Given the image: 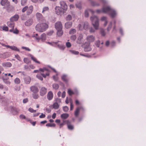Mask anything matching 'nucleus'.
Returning <instances> with one entry per match:
<instances>
[{
	"mask_svg": "<svg viewBox=\"0 0 146 146\" xmlns=\"http://www.w3.org/2000/svg\"><path fill=\"white\" fill-rule=\"evenodd\" d=\"M8 79V78L5 79V78H3L2 79L4 82L5 84H10L11 82L9 80H7Z\"/></svg>",
	"mask_w": 146,
	"mask_h": 146,
	"instance_id": "nucleus-32",
	"label": "nucleus"
},
{
	"mask_svg": "<svg viewBox=\"0 0 146 146\" xmlns=\"http://www.w3.org/2000/svg\"><path fill=\"white\" fill-rule=\"evenodd\" d=\"M68 93L70 96H72L74 94V92L70 89L68 90Z\"/></svg>",
	"mask_w": 146,
	"mask_h": 146,
	"instance_id": "nucleus-41",
	"label": "nucleus"
},
{
	"mask_svg": "<svg viewBox=\"0 0 146 146\" xmlns=\"http://www.w3.org/2000/svg\"><path fill=\"white\" fill-rule=\"evenodd\" d=\"M52 87L55 90H57L59 86L57 84H54L52 85Z\"/></svg>",
	"mask_w": 146,
	"mask_h": 146,
	"instance_id": "nucleus-40",
	"label": "nucleus"
},
{
	"mask_svg": "<svg viewBox=\"0 0 146 146\" xmlns=\"http://www.w3.org/2000/svg\"><path fill=\"white\" fill-rule=\"evenodd\" d=\"M80 110H82L83 111H84V108L82 106L77 107L74 112V115L76 117H78Z\"/></svg>",
	"mask_w": 146,
	"mask_h": 146,
	"instance_id": "nucleus-11",
	"label": "nucleus"
},
{
	"mask_svg": "<svg viewBox=\"0 0 146 146\" xmlns=\"http://www.w3.org/2000/svg\"><path fill=\"white\" fill-rule=\"evenodd\" d=\"M46 38V34L45 33H43L42 34L40 37V39L42 41H44Z\"/></svg>",
	"mask_w": 146,
	"mask_h": 146,
	"instance_id": "nucleus-29",
	"label": "nucleus"
},
{
	"mask_svg": "<svg viewBox=\"0 0 146 146\" xmlns=\"http://www.w3.org/2000/svg\"><path fill=\"white\" fill-rule=\"evenodd\" d=\"M85 16L86 17H87L89 16V14L87 10H86L85 12Z\"/></svg>",
	"mask_w": 146,
	"mask_h": 146,
	"instance_id": "nucleus-63",
	"label": "nucleus"
},
{
	"mask_svg": "<svg viewBox=\"0 0 146 146\" xmlns=\"http://www.w3.org/2000/svg\"><path fill=\"white\" fill-rule=\"evenodd\" d=\"M66 46L68 48H70L71 46V44L69 42H67L66 43Z\"/></svg>",
	"mask_w": 146,
	"mask_h": 146,
	"instance_id": "nucleus-54",
	"label": "nucleus"
},
{
	"mask_svg": "<svg viewBox=\"0 0 146 146\" xmlns=\"http://www.w3.org/2000/svg\"><path fill=\"white\" fill-rule=\"evenodd\" d=\"M30 90L33 93H36L38 91L37 87L35 86H31L30 87Z\"/></svg>",
	"mask_w": 146,
	"mask_h": 146,
	"instance_id": "nucleus-15",
	"label": "nucleus"
},
{
	"mask_svg": "<svg viewBox=\"0 0 146 146\" xmlns=\"http://www.w3.org/2000/svg\"><path fill=\"white\" fill-rule=\"evenodd\" d=\"M3 30L5 31H8L9 30V28L7 26H4L3 27Z\"/></svg>",
	"mask_w": 146,
	"mask_h": 146,
	"instance_id": "nucleus-57",
	"label": "nucleus"
},
{
	"mask_svg": "<svg viewBox=\"0 0 146 146\" xmlns=\"http://www.w3.org/2000/svg\"><path fill=\"white\" fill-rule=\"evenodd\" d=\"M48 27V24L43 23L37 24L35 28L37 31L39 32H43L45 31Z\"/></svg>",
	"mask_w": 146,
	"mask_h": 146,
	"instance_id": "nucleus-3",
	"label": "nucleus"
},
{
	"mask_svg": "<svg viewBox=\"0 0 146 146\" xmlns=\"http://www.w3.org/2000/svg\"><path fill=\"white\" fill-rule=\"evenodd\" d=\"M100 44V42L99 40H97L96 42L95 45L97 47H99Z\"/></svg>",
	"mask_w": 146,
	"mask_h": 146,
	"instance_id": "nucleus-52",
	"label": "nucleus"
},
{
	"mask_svg": "<svg viewBox=\"0 0 146 146\" xmlns=\"http://www.w3.org/2000/svg\"><path fill=\"white\" fill-rule=\"evenodd\" d=\"M29 111L31 113H35L36 112V110H33L32 108H30L29 109Z\"/></svg>",
	"mask_w": 146,
	"mask_h": 146,
	"instance_id": "nucleus-51",
	"label": "nucleus"
},
{
	"mask_svg": "<svg viewBox=\"0 0 146 146\" xmlns=\"http://www.w3.org/2000/svg\"><path fill=\"white\" fill-rule=\"evenodd\" d=\"M12 32L15 34H17L19 33V31L16 28L14 30H13V31Z\"/></svg>",
	"mask_w": 146,
	"mask_h": 146,
	"instance_id": "nucleus-61",
	"label": "nucleus"
},
{
	"mask_svg": "<svg viewBox=\"0 0 146 146\" xmlns=\"http://www.w3.org/2000/svg\"><path fill=\"white\" fill-rule=\"evenodd\" d=\"M47 92V89L44 87H42L40 90V95L41 96H43L46 94Z\"/></svg>",
	"mask_w": 146,
	"mask_h": 146,
	"instance_id": "nucleus-12",
	"label": "nucleus"
},
{
	"mask_svg": "<svg viewBox=\"0 0 146 146\" xmlns=\"http://www.w3.org/2000/svg\"><path fill=\"white\" fill-rule=\"evenodd\" d=\"M22 49H25L26 50H27L28 51H31V50L30 49H29V48H28V47L23 46V47H22Z\"/></svg>",
	"mask_w": 146,
	"mask_h": 146,
	"instance_id": "nucleus-62",
	"label": "nucleus"
},
{
	"mask_svg": "<svg viewBox=\"0 0 146 146\" xmlns=\"http://www.w3.org/2000/svg\"><path fill=\"white\" fill-rule=\"evenodd\" d=\"M31 81V79L30 77H27L25 78L24 82L27 84H29Z\"/></svg>",
	"mask_w": 146,
	"mask_h": 146,
	"instance_id": "nucleus-28",
	"label": "nucleus"
},
{
	"mask_svg": "<svg viewBox=\"0 0 146 146\" xmlns=\"http://www.w3.org/2000/svg\"><path fill=\"white\" fill-rule=\"evenodd\" d=\"M10 48L12 50H15L17 51H19V49L17 47L14 46H11Z\"/></svg>",
	"mask_w": 146,
	"mask_h": 146,
	"instance_id": "nucleus-45",
	"label": "nucleus"
},
{
	"mask_svg": "<svg viewBox=\"0 0 146 146\" xmlns=\"http://www.w3.org/2000/svg\"><path fill=\"white\" fill-rule=\"evenodd\" d=\"M55 27L56 30L62 29V25L61 22L60 21L56 22L55 23Z\"/></svg>",
	"mask_w": 146,
	"mask_h": 146,
	"instance_id": "nucleus-10",
	"label": "nucleus"
},
{
	"mask_svg": "<svg viewBox=\"0 0 146 146\" xmlns=\"http://www.w3.org/2000/svg\"><path fill=\"white\" fill-rule=\"evenodd\" d=\"M101 20L102 21H107V18L105 17H103L101 18Z\"/></svg>",
	"mask_w": 146,
	"mask_h": 146,
	"instance_id": "nucleus-58",
	"label": "nucleus"
},
{
	"mask_svg": "<svg viewBox=\"0 0 146 146\" xmlns=\"http://www.w3.org/2000/svg\"><path fill=\"white\" fill-rule=\"evenodd\" d=\"M90 19L92 21V24L96 30L98 29L99 27V20L98 17L96 16L91 17Z\"/></svg>",
	"mask_w": 146,
	"mask_h": 146,
	"instance_id": "nucleus-4",
	"label": "nucleus"
},
{
	"mask_svg": "<svg viewBox=\"0 0 146 146\" xmlns=\"http://www.w3.org/2000/svg\"><path fill=\"white\" fill-rule=\"evenodd\" d=\"M7 24L9 27L11 28V29L9 30V31L11 32H13L14 28L15 23L14 22L10 20L9 21L7 22Z\"/></svg>",
	"mask_w": 146,
	"mask_h": 146,
	"instance_id": "nucleus-8",
	"label": "nucleus"
},
{
	"mask_svg": "<svg viewBox=\"0 0 146 146\" xmlns=\"http://www.w3.org/2000/svg\"><path fill=\"white\" fill-rule=\"evenodd\" d=\"M39 71L45 73H41L40 74H38L36 75V77L40 80L42 81L43 80V78L42 76L44 78H46L47 76H48L50 75V71L46 68H40Z\"/></svg>",
	"mask_w": 146,
	"mask_h": 146,
	"instance_id": "nucleus-2",
	"label": "nucleus"
},
{
	"mask_svg": "<svg viewBox=\"0 0 146 146\" xmlns=\"http://www.w3.org/2000/svg\"><path fill=\"white\" fill-rule=\"evenodd\" d=\"M33 6H30L28 9V8L27 11V15H29L33 12Z\"/></svg>",
	"mask_w": 146,
	"mask_h": 146,
	"instance_id": "nucleus-19",
	"label": "nucleus"
},
{
	"mask_svg": "<svg viewBox=\"0 0 146 146\" xmlns=\"http://www.w3.org/2000/svg\"><path fill=\"white\" fill-rule=\"evenodd\" d=\"M11 109V111L13 115H16L18 113V110L16 108L12 107Z\"/></svg>",
	"mask_w": 146,
	"mask_h": 146,
	"instance_id": "nucleus-24",
	"label": "nucleus"
},
{
	"mask_svg": "<svg viewBox=\"0 0 146 146\" xmlns=\"http://www.w3.org/2000/svg\"><path fill=\"white\" fill-rule=\"evenodd\" d=\"M83 42V36L81 34H80L78 37L77 43L79 44H82Z\"/></svg>",
	"mask_w": 146,
	"mask_h": 146,
	"instance_id": "nucleus-16",
	"label": "nucleus"
},
{
	"mask_svg": "<svg viewBox=\"0 0 146 146\" xmlns=\"http://www.w3.org/2000/svg\"><path fill=\"white\" fill-rule=\"evenodd\" d=\"M57 35L59 36H62L63 33V31L62 29H60L59 30H57Z\"/></svg>",
	"mask_w": 146,
	"mask_h": 146,
	"instance_id": "nucleus-30",
	"label": "nucleus"
},
{
	"mask_svg": "<svg viewBox=\"0 0 146 146\" xmlns=\"http://www.w3.org/2000/svg\"><path fill=\"white\" fill-rule=\"evenodd\" d=\"M27 0H21V4L22 6H24L25 5V3L27 2Z\"/></svg>",
	"mask_w": 146,
	"mask_h": 146,
	"instance_id": "nucleus-49",
	"label": "nucleus"
},
{
	"mask_svg": "<svg viewBox=\"0 0 146 146\" xmlns=\"http://www.w3.org/2000/svg\"><path fill=\"white\" fill-rule=\"evenodd\" d=\"M60 4L61 5V7L64 10H67V6L65 2L63 1H60Z\"/></svg>",
	"mask_w": 146,
	"mask_h": 146,
	"instance_id": "nucleus-13",
	"label": "nucleus"
},
{
	"mask_svg": "<svg viewBox=\"0 0 146 146\" xmlns=\"http://www.w3.org/2000/svg\"><path fill=\"white\" fill-rule=\"evenodd\" d=\"M91 49L89 46L85 47L84 50L85 52H88L90 51Z\"/></svg>",
	"mask_w": 146,
	"mask_h": 146,
	"instance_id": "nucleus-35",
	"label": "nucleus"
},
{
	"mask_svg": "<svg viewBox=\"0 0 146 146\" xmlns=\"http://www.w3.org/2000/svg\"><path fill=\"white\" fill-rule=\"evenodd\" d=\"M76 32V30L75 29H72L69 31V33L70 35L73 34Z\"/></svg>",
	"mask_w": 146,
	"mask_h": 146,
	"instance_id": "nucleus-33",
	"label": "nucleus"
},
{
	"mask_svg": "<svg viewBox=\"0 0 146 146\" xmlns=\"http://www.w3.org/2000/svg\"><path fill=\"white\" fill-rule=\"evenodd\" d=\"M53 93L51 91H49L47 95V98L49 100H51L53 98Z\"/></svg>",
	"mask_w": 146,
	"mask_h": 146,
	"instance_id": "nucleus-21",
	"label": "nucleus"
},
{
	"mask_svg": "<svg viewBox=\"0 0 146 146\" xmlns=\"http://www.w3.org/2000/svg\"><path fill=\"white\" fill-rule=\"evenodd\" d=\"M76 37L75 35H73L71 36L70 37V39L71 40L74 41L76 39Z\"/></svg>",
	"mask_w": 146,
	"mask_h": 146,
	"instance_id": "nucleus-48",
	"label": "nucleus"
},
{
	"mask_svg": "<svg viewBox=\"0 0 146 146\" xmlns=\"http://www.w3.org/2000/svg\"><path fill=\"white\" fill-rule=\"evenodd\" d=\"M2 66L5 67H10L12 66L11 63L9 62H4L2 63Z\"/></svg>",
	"mask_w": 146,
	"mask_h": 146,
	"instance_id": "nucleus-25",
	"label": "nucleus"
},
{
	"mask_svg": "<svg viewBox=\"0 0 146 146\" xmlns=\"http://www.w3.org/2000/svg\"><path fill=\"white\" fill-rule=\"evenodd\" d=\"M69 116V115L68 113H63L61 115V117L63 119H66Z\"/></svg>",
	"mask_w": 146,
	"mask_h": 146,
	"instance_id": "nucleus-26",
	"label": "nucleus"
},
{
	"mask_svg": "<svg viewBox=\"0 0 146 146\" xmlns=\"http://www.w3.org/2000/svg\"><path fill=\"white\" fill-rule=\"evenodd\" d=\"M67 124L68 128L70 130H72L74 129V126L72 125H70L71 122L68 120L64 121Z\"/></svg>",
	"mask_w": 146,
	"mask_h": 146,
	"instance_id": "nucleus-14",
	"label": "nucleus"
},
{
	"mask_svg": "<svg viewBox=\"0 0 146 146\" xmlns=\"http://www.w3.org/2000/svg\"><path fill=\"white\" fill-rule=\"evenodd\" d=\"M111 27H112V23L111 22L110 23V25H109V26L108 27L107 29V31H109L110 30V29H111Z\"/></svg>",
	"mask_w": 146,
	"mask_h": 146,
	"instance_id": "nucleus-53",
	"label": "nucleus"
},
{
	"mask_svg": "<svg viewBox=\"0 0 146 146\" xmlns=\"http://www.w3.org/2000/svg\"><path fill=\"white\" fill-rule=\"evenodd\" d=\"M66 11L59 6H56L55 8V11L58 15H61V14L66 12Z\"/></svg>",
	"mask_w": 146,
	"mask_h": 146,
	"instance_id": "nucleus-5",
	"label": "nucleus"
},
{
	"mask_svg": "<svg viewBox=\"0 0 146 146\" xmlns=\"http://www.w3.org/2000/svg\"><path fill=\"white\" fill-rule=\"evenodd\" d=\"M46 126L48 127H55L56 126V124L54 123H48L46 124Z\"/></svg>",
	"mask_w": 146,
	"mask_h": 146,
	"instance_id": "nucleus-39",
	"label": "nucleus"
},
{
	"mask_svg": "<svg viewBox=\"0 0 146 146\" xmlns=\"http://www.w3.org/2000/svg\"><path fill=\"white\" fill-rule=\"evenodd\" d=\"M101 35L102 36H105L106 34L105 32L104 31V29H101Z\"/></svg>",
	"mask_w": 146,
	"mask_h": 146,
	"instance_id": "nucleus-56",
	"label": "nucleus"
},
{
	"mask_svg": "<svg viewBox=\"0 0 146 146\" xmlns=\"http://www.w3.org/2000/svg\"><path fill=\"white\" fill-rule=\"evenodd\" d=\"M59 42V41H58L56 42H47V43L50 45H52V46H54L55 45L57 44L58 42Z\"/></svg>",
	"mask_w": 146,
	"mask_h": 146,
	"instance_id": "nucleus-38",
	"label": "nucleus"
},
{
	"mask_svg": "<svg viewBox=\"0 0 146 146\" xmlns=\"http://www.w3.org/2000/svg\"><path fill=\"white\" fill-rule=\"evenodd\" d=\"M63 109L64 111L67 112L68 111L69 108L68 107L65 106L63 107Z\"/></svg>",
	"mask_w": 146,
	"mask_h": 146,
	"instance_id": "nucleus-50",
	"label": "nucleus"
},
{
	"mask_svg": "<svg viewBox=\"0 0 146 146\" xmlns=\"http://www.w3.org/2000/svg\"><path fill=\"white\" fill-rule=\"evenodd\" d=\"M32 96L33 98L35 99H38L39 97L38 94L36 93H33L32 94Z\"/></svg>",
	"mask_w": 146,
	"mask_h": 146,
	"instance_id": "nucleus-34",
	"label": "nucleus"
},
{
	"mask_svg": "<svg viewBox=\"0 0 146 146\" xmlns=\"http://www.w3.org/2000/svg\"><path fill=\"white\" fill-rule=\"evenodd\" d=\"M89 27L88 23L86 22L84 23L83 26H82L80 24H79L78 26V28L79 30H82L83 29L87 30Z\"/></svg>",
	"mask_w": 146,
	"mask_h": 146,
	"instance_id": "nucleus-6",
	"label": "nucleus"
},
{
	"mask_svg": "<svg viewBox=\"0 0 146 146\" xmlns=\"http://www.w3.org/2000/svg\"><path fill=\"white\" fill-rule=\"evenodd\" d=\"M33 20L31 19L27 20L25 23V25L26 26H30L33 23Z\"/></svg>",
	"mask_w": 146,
	"mask_h": 146,
	"instance_id": "nucleus-22",
	"label": "nucleus"
},
{
	"mask_svg": "<svg viewBox=\"0 0 146 146\" xmlns=\"http://www.w3.org/2000/svg\"><path fill=\"white\" fill-rule=\"evenodd\" d=\"M0 4L2 6L7 7L10 5V3L8 0H1Z\"/></svg>",
	"mask_w": 146,
	"mask_h": 146,
	"instance_id": "nucleus-9",
	"label": "nucleus"
},
{
	"mask_svg": "<svg viewBox=\"0 0 146 146\" xmlns=\"http://www.w3.org/2000/svg\"><path fill=\"white\" fill-rule=\"evenodd\" d=\"M70 51L72 53L75 54H78L79 53L78 52L75 50H70Z\"/></svg>",
	"mask_w": 146,
	"mask_h": 146,
	"instance_id": "nucleus-47",
	"label": "nucleus"
},
{
	"mask_svg": "<svg viewBox=\"0 0 146 146\" xmlns=\"http://www.w3.org/2000/svg\"><path fill=\"white\" fill-rule=\"evenodd\" d=\"M28 8V7L27 6H26L25 7H24L22 10V12L23 13L25 12Z\"/></svg>",
	"mask_w": 146,
	"mask_h": 146,
	"instance_id": "nucleus-55",
	"label": "nucleus"
},
{
	"mask_svg": "<svg viewBox=\"0 0 146 146\" xmlns=\"http://www.w3.org/2000/svg\"><path fill=\"white\" fill-rule=\"evenodd\" d=\"M74 108L72 102H70V110H73Z\"/></svg>",
	"mask_w": 146,
	"mask_h": 146,
	"instance_id": "nucleus-60",
	"label": "nucleus"
},
{
	"mask_svg": "<svg viewBox=\"0 0 146 146\" xmlns=\"http://www.w3.org/2000/svg\"><path fill=\"white\" fill-rule=\"evenodd\" d=\"M91 4L93 6H98L99 5L98 3L95 1H92Z\"/></svg>",
	"mask_w": 146,
	"mask_h": 146,
	"instance_id": "nucleus-42",
	"label": "nucleus"
},
{
	"mask_svg": "<svg viewBox=\"0 0 146 146\" xmlns=\"http://www.w3.org/2000/svg\"><path fill=\"white\" fill-rule=\"evenodd\" d=\"M15 57L16 58H17L19 61H21V59L18 55V54L15 55Z\"/></svg>",
	"mask_w": 146,
	"mask_h": 146,
	"instance_id": "nucleus-59",
	"label": "nucleus"
},
{
	"mask_svg": "<svg viewBox=\"0 0 146 146\" xmlns=\"http://www.w3.org/2000/svg\"><path fill=\"white\" fill-rule=\"evenodd\" d=\"M53 108L55 109H58L59 107V105L57 102H55L52 105Z\"/></svg>",
	"mask_w": 146,
	"mask_h": 146,
	"instance_id": "nucleus-31",
	"label": "nucleus"
},
{
	"mask_svg": "<svg viewBox=\"0 0 146 146\" xmlns=\"http://www.w3.org/2000/svg\"><path fill=\"white\" fill-rule=\"evenodd\" d=\"M31 59L35 62L38 64H40V62L37 61L36 58L33 56H31Z\"/></svg>",
	"mask_w": 146,
	"mask_h": 146,
	"instance_id": "nucleus-36",
	"label": "nucleus"
},
{
	"mask_svg": "<svg viewBox=\"0 0 146 146\" xmlns=\"http://www.w3.org/2000/svg\"><path fill=\"white\" fill-rule=\"evenodd\" d=\"M72 22H68L65 23V27L67 29L70 28L72 27Z\"/></svg>",
	"mask_w": 146,
	"mask_h": 146,
	"instance_id": "nucleus-23",
	"label": "nucleus"
},
{
	"mask_svg": "<svg viewBox=\"0 0 146 146\" xmlns=\"http://www.w3.org/2000/svg\"><path fill=\"white\" fill-rule=\"evenodd\" d=\"M23 61L24 62L27 64H29L31 62L30 60L27 58H25L23 59Z\"/></svg>",
	"mask_w": 146,
	"mask_h": 146,
	"instance_id": "nucleus-37",
	"label": "nucleus"
},
{
	"mask_svg": "<svg viewBox=\"0 0 146 146\" xmlns=\"http://www.w3.org/2000/svg\"><path fill=\"white\" fill-rule=\"evenodd\" d=\"M46 116V115L45 114L42 113L41 115L39 116V117L40 118H44Z\"/></svg>",
	"mask_w": 146,
	"mask_h": 146,
	"instance_id": "nucleus-64",
	"label": "nucleus"
},
{
	"mask_svg": "<svg viewBox=\"0 0 146 146\" xmlns=\"http://www.w3.org/2000/svg\"><path fill=\"white\" fill-rule=\"evenodd\" d=\"M36 16L37 19L39 21L43 22L45 21L44 17L41 13H37L36 14Z\"/></svg>",
	"mask_w": 146,
	"mask_h": 146,
	"instance_id": "nucleus-7",
	"label": "nucleus"
},
{
	"mask_svg": "<svg viewBox=\"0 0 146 146\" xmlns=\"http://www.w3.org/2000/svg\"><path fill=\"white\" fill-rule=\"evenodd\" d=\"M62 80L65 82H67L69 80L68 78L66 75H63L61 77Z\"/></svg>",
	"mask_w": 146,
	"mask_h": 146,
	"instance_id": "nucleus-27",
	"label": "nucleus"
},
{
	"mask_svg": "<svg viewBox=\"0 0 146 146\" xmlns=\"http://www.w3.org/2000/svg\"><path fill=\"white\" fill-rule=\"evenodd\" d=\"M86 40L89 42H92L95 40V37L93 35H89L87 37Z\"/></svg>",
	"mask_w": 146,
	"mask_h": 146,
	"instance_id": "nucleus-17",
	"label": "nucleus"
},
{
	"mask_svg": "<svg viewBox=\"0 0 146 146\" xmlns=\"http://www.w3.org/2000/svg\"><path fill=\"white\" fill-rule=\"evenodd\" d=\"M56 45H57L58 47V48H60V49H61L62 50H63L65 48V47L63 45H60L59 44H56Z\"/></svg>",
	"mask_w": 146,
	"mask_h": 146,
	"instance_id": "nucleus-46",
	"label": "nucleus"
},
{
	"mask_svg": "<svg viewBox=\"0 0 146 146\" xmlns=\"http://www.w3.org/2000/svg\"><path fill=\"white\" fill-rule=\"evenodd\" d=\"M96 12L98 13L101 12L108 13L110 15L112 18H114L116 15V11L108 6H104L102 7V10L99 9L97 10L96 11Z\"/></svg>",
	"mask_w": 146,
	"mask_h": 146,
	"instance_id": "nucleus-1",
	"label": "nucleus"
},
{
	"mask_svg": "<svg viewBox=\"0 0 146 146\" xmlns=\"http://www.w3.org/2000/svg\"><path fill=\"white\" fill-rule=\"evenodd\" d=\"M49 7L48 6H45L43 7L42 9V13L43 14H44L46 13L49 12Z\"/></svg>",
	"mask_w": 146,
	"mask_h": 146,
	"instance_id": "nucleus-20",
	"label": "nucleus"
},
{
	"mask_svg": "<svg viewBox=\"0 0 146 146\" xmlns=\"http://www.w3.org/2000/svg\"><path fill=\"white\" fill-rule=\"evenodd\" d=\"M19 18V15L17 14H15L14 16L11 17L10 19L11 21L13 22L17 21Z\"/></svg>",
	"mask_w": 146,
	"mask_h": 146,
	"instance_id": "nucleus-18",
	"label": "nucleus"
},
{
	"mask_svg": "<svg viewBox=\"0 0 146 146\" xmlns=\"http://www.w3.org/2000/svg\"><path fill=\"white\" fill-rule=\"evenodd\" d=\"M67 21H70L72 19V17L71 15H68L66 18Z\"/></svg>",
	"mask_w": 146,
	"mask_h": 146,
	"instance_id": "nucleus-44",
	"label": "nucleus"
},
{
	"mask_svg": "<svg viewBox=\"0 0 146 146\" xmlns=\"http://www.w3.org/2000/svg\"><path fill=\"white\" fill-rule=\"evenodd\" d=\"M14 82L16 84H19L20 83V80L19 78H17L14 80Z\"/></svg>",
	"mask_w": 146,
	"mask_h": 146,
	"instance_id": "nucleus-43",
	"label": "nucleus"
}]
</instances>
